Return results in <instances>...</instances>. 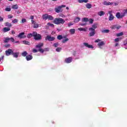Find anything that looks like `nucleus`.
Here are the masks:
<instances>
[{
  "mask_svg": "<svg viewBox=\"0 0 127 127\" xmlns=\"http://www.w3.org/2000/svg\"><path fill=\"white\" fill-rule=\"evenodd\" d=\"M98 27V23H94L92 25V27L89 28V30L90 31L88 34L89 37H92V36H94L95 34H96V28Z\"/></svg>",
  "mask_w": 127,
  "mask_h": 127,
  "instance_id": "f257e3e1",
  "label": "nucleus"
},
{
  "mask_svg": "<svg viewBox=\"0 0 127 127\" xmlns=\"http://www.w3.org/2000/svg\"><path fill=\"white\" fill-rule=\"evenodd\" d=\"M53 22L55 24H57L58 25L59 24H64L65 23V21L62 18H56Z\"/></svg>",
  "mask_w": 127,
  "mask_h": 127,
  "instance_id": "f03ea898",
  "label": "nucleus"
},
{
  "mask_svg": "<svg viewBox=\"0 0 127 127\" xmlns=\"http://www.w3.org/2000/svg\"><path fill=\"white\" fill-rule=\"evenodd\" d=\"M63 7H66V5H57L55 8V10L57 13L63 12Z\"/></svg>",
  "mask_w": 127,
  "mask_h": 127,
  "instance_id": "7ed1b4c3",
  "label": "nucleus"
},
{
  "mask_svg": "<svg viewBox=\"0 0 127 127\" xmlns=\"http://www.w3.org/2000/svg\"><path fill=\"white\" fill-rule=\"evenodd\" d=\"M33 37L35 40H41L42 39V36L40 34H38L36 32H33Z\"/></svg>",
  "mask_w": 127,
  "mask_h": 127,
  "instance_id": "20e7f679",
  "label": "nucleus"
},
{
  "mask_svg": "<svg viewBox=\"0 0 127 127\" xmlns=\"http://www.w3.org/2000/svg\"><path fill=\"white\" fill-rule=\"evenodd\" d=\"M108 14H109V21H112V20H114L115 18V16L113 15V11H109Z\"/></svg>",
  "mask_w": 127,
  "mask_h": 127,
  "instance_id": "39448f33",
  "label": "nucleus"
},
{
  "mask_svg": "<svg viewBox=\"0 0 127 127\" xmlns=\"http://www.w3.org/2000/svg\"><path fill=\"white\" fill-rule=\"evenodd\" d=\"M45 40H48V41H54L55 40V37L48 35L46 36Z\"/></svg>",
  "mask_w": 127,
  "mask_h": 127,
  "instance_id": "423d86ee",
  "label": "nucleus"
},
{
  "mask_svg": "<svg viewBox=\"0 0 127 127\" xmlns=\"http://www.w3.org/2000/svg\"><path fill=\"white\" fill-rule=\"evenodd\" d=\"M17 37L21 39L22 38H25L26 37V36L25 35V33L24 32H22V33H20L18 34V35L17 36Z\"/></svg>",
  "mask_w": 127,
  "mask_h": 127,
  "instance_id": "0eeeda50",
  "label": "nucleus"
},
{
  "mask_svg": "<svg viewBox=\"0 0 127 127\" xmlns=\"http://www.w3.org/2000/svg\"><path fill=\"white\" fill-rule=\"evenodd\" d=\"M116 16L117 18H118L119 19H121V18H123V17H124V16H125V14H123L121 13L120 12H117L116 13Z\"/></svg>",
  "mask_w": 127,
  "mask_h": 127,
  "instance_id": "6e6552de",
  "label": "nucleus"
},
{
  "mask_svg": "<svg viewBox=\"0 0 127 127\" xmlns=\"http://www.w3.org/2000/svg\"><path fill=\"white\" fill-rule=\"evenodd\" d=\"M13 51L10 49H8L7 51H5V54L6 56H9V55H12Z\"/></svg>",
  "mask_w": 127,
  "mask_h": 127,
  "instance_id": "1a4fd4ad",
  "label": "nucleus"
},
{
  "mask_svg": "<svg viewBox=\"0 0 127 127\" xmlns=\"http://www.w3.org/2000/svg\"><path fill=\"white\" fill-rule=\"evenodd\" d=\"M72 60H73V58L72 57H68L65 59L64 62L68 64L69 63H71Z\"/></svg>",
  "mask_w": 127,
  "mask_h": 127,
  "instance_id": "9d476101",
  "label": "nucleus"
},
{
  "mask_svg": "<svg viewBox=\"0 0 127 127\" xmlns=\"http://www.w3.org/2000/svg\"><path fill=\"white\" fill-rule=\"evenodd\" d=\"M44 45V44L43 43H39L38 45H36V48H38V50H40V49H43L41 48L43 47Z\"/></svg>",
  "mask_w": 127,
  "mask_h": 127,
  "instance_id": "9b49d317",
  "label": "nucleus"
},
{
  "mask_svg": "<svg viewBox=\"0 0 127 127\" xmlns=\"http://www.w3.org/2000/svg\"><path fill=\"white\" fill-rule=\"evenodd\" d=\"M38 51L39 52H40V53H44L45 52L49 51V48H45L44 49H40V50H38Z\"/></svg>",
  "mask_w": 127,
  "mask_h": 127,
  "instance_id": "f8f14e48",
  "label": "nucleus"
},
{
  "mask_svg": "<svg viewBox=\"0 0 127 127\" xmlns=\"http://www.w3.org/2000/svg\"><path fill=\"white\" fill-rule=\"evenodd\" d=\"M83 45H84L85 47H87V48H90L91 49H93L94 48L93 45H89L88 43H83Z\"/></svg>",
  "mask_w": 127,
  "mask_h": 127,
  "instance_id": "ddd939ff",
  "label": "nucleus"
},
{
  "mask_svg": "<svg viewBox=\"0 0 127 127\" xmlns=\"http://www.w3.org/2000/svg\"><path fill=\"white\" fill-rule=\"evenodd\" d=\"M103 4L104 5H113V4H114V3L104 1L103 2Z\"/></svg>",
  "mask_w": 127,
  "mask_h": 127,
  "instance_id": "4468645a",
  "label": "nucleus"
},
{
  "mask_svg": "<svg viewBox=\"0 0 127 127\" xmlns=\"http://www.w3.org/2000/svg\"><path fill=\"white\" fill-rule=\"evenodd\" d=\"M33 58V57H32V55H29L27 56H26V59L27 61H30V60H31Z\"/></svg>",
  "mask_w": 127,
  "mask_h": 127,
  "instance_id": "2eb2a0df",
  "label": "nucleus"
},
{
  "mask_svg": "<svg viewBox=\"0 0 127 127\" xmlns=\"http://www.w3.org/2000/svg\"><path fill=\"white\" fill-rule=\"evenodd\" d=\"M120 28H121V26H117V25H112L111 26V29H120Z\"/></svg>",
  "mask_w": 127,
  "mask_h": 127,
  "instance_id": "dca6fc26",
  "label": "nucleus"
},
{
  "mask_svg": "<svg viewBox=\"0 0 127 127\" xmlns=\"http://www.w3.org/2000/svg\"><path fill=\"white\" fill-rule=\"evenodd\" d=\"M9 30H10V28L9 27H4L3 28V32L4 33L7 32V31H9Z\"/></svg>",
  "mask_w": 127,
  "mask_h": 127,
  "instance_id": "f3484780",
  "label": "nucleus"
},
{
  "mask_svg": "<svg viewBox=\"0 0 127 127\" xmlns=\"http://www.w3.org/2000/svg\"><path fill=\"white\" fill-rule=\"evenodd\" d=\"M12 55H13V57H14L15 58H17V57H18V55H19V53H14L13 52Z\"/></svg>",
  "mask_w": 127,
  "mask_h": 127,
  "instance_id": "a211bd4d",
  "label": "nucleus"
},
{
  "mask_svg": "<svg viewBox=\"0 0 127 127\" xmlns=\"http://www.w3.org/2000/svg\"><path fill=\"white\" fill-rule=\"evenodd\" d=\"M48 16H49V15L47 14H45L43 15V16H42L43 19H45V20L48 19Z\"/></svg>",
  "mask_w": 127,
  "mask_h": 127,
  "instance_id": "6ab92c4d",
  "label": "nucleus"
},
{
  "mask_svg": "<svg viewBox=\"0 0 127 127\" xmlns=\"http://www.w3.org/2000/svg\"><path fill=\"white\" fill-rule=\"evenodd\" d=\"M78 30H79V31H84L86 32L87 31V28H78Z\"/></svg>",
  "mask_w": 127,
  "mask_h": 127,
  "instance_id": "aec40b11",
  "label": "nucleus"
},
{
  "mask_svg": "<svg viewBox=\"0 0 127 127\" xmlns=\"http://www.w3.org/2000/svg\"><path fill=\"white\" fill-rule=\"evenodd\" d=\"M88 1H89V0H78V2H79V3H82L83 2L87 3Z\"/></svg>",
  "mask_w": 127,
  "mask_h": 127,
  "instance_id": "412c9836",
  "label": "nucleus"
},
{
  "mask_svg": "<svg viewBox=\"0 0 127 127\" xmlns=\"http://www.w3.org/2000/svg\"><path fill=\"white\" fill-rule=\"evenodd\" d=\"M5 26H7V27H11L12 26V25L11 24V23L8 22H6L5 23Z\"/></svg>",
  "mask_w": 127,
  "mask_h": 127,
  "instance_id": "4be33fe9",
  "label": "nucleus"
},
{
  "mask_svg": "<svg viewBox=\"0 0 127 127\" xmlns=\"http://www.w3.org/2000/svg\"><path fill=\"white\" fill-rule=\"evenodd\" d=\"M87 21H89V18L87 17H84L82 19V22H87Z\"/></svg>",
  "mask_w": 127,
  "mask_h": 127,
  "instance_id": "5701e85b",
  "label": "nucleus"
},
{
  "mask_svg": "<svg viewBox=\"0 0 127 127\" xmlns=\"http://www.w3.org/2000/svg\"><path fill=\"white\" fill-rule=\"evenodd\" d=\"M28 54L27 53V52L24 51L23 53H22L21 55L22 56H23V57H26Z\"/></svg>",
  "mask_w": 127,
  "mask_h": 127,
  "instance_id": "b1692460",
  "label": "nucleus"
},
{
  "mask_svg": "<svg viewBox=\"0 0 127 127\" xmlns=\"http://www.w3.org/2000/svg\"><path fill=\"white\" fill-rule=\"evenodd\" d=\"M80 21V17H76V18L74 19L73 22L75 23H77V22H79Z\"/></svg>",
  "mask_w": 127,
  "mask_h": 127,
  "instance_id": "393cba45",
  "label": "nucleus"
},
{
  "mask_svg": "<svg viewBox=\"0 0 127 127\" xmlns=\"http://www.w3.org/2000/svg\"><path fill=\"white\" fill-rule=\"evenodd\" d=\"M75 31H76V30L75 29H70L69 30V32L70 34H74Z\"/></svg>",
  "mask_w": 127,
  "mask_h": 127,
  "instance_id": "a878e982",
  "label": "nucleus"
},
{
  "mask_svg": "<svg viewBox=\"0 0 127 127\" xmlns=\"http://www.w3.org/2000/svg\"><path fill=\"white\" fill-rule=\"evenodd\" d=\"M85 6L86 7V8H92V4H91L90 3H87L85 5Z\"/></svg>",
  "mask_w": 127,
  "mask_h": 127,
  "instance_id": "bb28decb",
  "label": "nucleus"
},
{
  "mask_svg": "<svg viewBox=\"0 0 127 127\" xmlns=\"http://www.w3.org/2000/svg\"><path fill=\"white\" fill-rule=\"evenodd\" d=\"M105 15V12H104L103 11H101L98 12V15H99L100 16H103V15Z\"/></svg>",
  "mask_w": 127,
  "mask_h": 127,
  "instance_id": "cd10ccee",
  "label": "nucleus"
},
{
  "mask_svg": "<svg viewBox=\"0 0 127 127\" xmlns=\"http://www.w3.org/2000/svg\"><path fill=\"white\" fill-rule=\"evenodd\" d=\"M101 32L102 33H109V32H110V30H109V29L104 30L101 31Z\"/></svg>",
  "mask_w": 127,
  "mask_h": 127,
  "instance_id": "c85d7f7f",
  "label": "nucleus"
},
{
  "mask_svg": "<svg viewBox=\"0 0 127 127\" xmlns=\"http://www.w3.org/2000/svg\"><path fill=\"white\" fill-rule=\"evenodd\" d=\"M33 37V32L32 33L28 34L27 36V38H31Z\"/></svg>",
  "mask_w": 127,
  "mask_h": 127,
  "instance_id": "c756f323",
  "label": "nucleus"
},
{
  "mask_svg": "<svg viewBox=\"0 0 127 127\" xmlns=\"http://www.w3.org/2000/svg\"><path fill=\"white\" fill-rule=\"evenodd\" d=\"M12 8L13 9H17L18 8V6L17 5V4L13 5L12 6Z\"/></svg>",
  "mask_w": 127,
  "mask_h": 127,
  "instance_id": "7c9ffc66",
  "label": "nucleus"
},
{
  "mask_svg": "<svg viewBox=\"0 0 127 127\" xmlns=\"http://www.w3.org/2000/svg\"><path fill=\"white\" fill-rule=\"evenodd\" d=\"M103 45H105V43H104V41H101L98 44V46H103Z\"/></svg>",
  "mask_w": 127,
  "mask_h": 127,
  "instance_id": "2f4dec72",
  "label": "nucleus"
},
{
  "mask_svg": "<svg viewBox=\"0 0 127 127\" xmlns=\"http://www.w3.org/2000/svg\"><path fill=\"white\" fill-rule=\"evenodd\" d=\"M9 41V38L7 37L5 38V40L3 41L4 43H7Z\"/></svg>",
  "mask_w": 127,
  "mask_h": 127,
  "instance_id": "473e14b6",
  "label": "nucleus"
},
{
  "mask_svg": "<svg viewBox=\"0 0 127 127\" xmlns=\"http://www.w3.org/2000/svg\"><path fill=\"white\" fill-rule=\"evenodd\" d=\"M124 35V33L123 32H121L120 33H118L116 34V36L117 37H120V36H123Z\"/></svg>",
  "mask_w": 127,
  "mask_h": 127,
  "instance_id": "72a5a7b5",
  "label": "nucleus"
},
{
  "mask_svg": "<svg viewBox=\"0 0 127 127\" xmlns=\"http://www.w3.org/2000/svg\"><path fill=\"white\" fill-rule=\"evenodd\" d=\"M48 19H49V20H53V19H54V17L50 15H49Z\"/></svg>",
  "mask_w": 127,
  "mask_h": 127,
  "instance_id": "f704fd0d",
  "label": "nucleus"
},
{
  "mask_svg": "<svg viewBox=\"0 0 127 127\" xmlns=\"http://www.w3.org/2000/svg\"><path fill=\"white\" fill-rule=\"evenodd\" d=\"M57 39L58 40H61V39H63V37L61 35H59L57 36Z\"/></svg>",
  "mask_w": 127,
  "mask_h": 127,
  "instance_id": "c9c22d12",
  "label": "nucleus"
},
{
  "mask_svg": "<svg viewBox=\"0 0 127 127\" xmlns=\"http://www.w3.org/2000/svg\"><path fill=\"white\" fill-rule=\"evenodd\" d=\"M67 41H69V39L68 38H66V39L63 40L62 43H66V42H67Z\"/></svg>",
  "mask_w": 127,
  "mask_h": 127,
  "instance_id": "e433bc0d",
  "label": "nucleus"
},
{
  "mask_svg": "<svg viewBox=\"0 0 127 127\" xmlns=\"http://www.w3.org/2000/svg\"><path fill=\"white\" fill-rule=\"evenodd\" d=\"M38 27H39V25L37 23L34 24V28H38Z\"/></svg>",
  "mask_w": 127,
  "mask_h": 127,
  "instance_id": "4c0bfd02",
  "label": "nucleus"
},
{
  "mask_svg": "<svg viewBox=\"0 0 127 127\" xmlns=\"http://www.w3.org/2000/svg\"><path fill=\"white\" fill-rule=\"evenodd\" d=\"M61 50H62V48H60V47H58L56 49V51H57V52H60Z\"/></svg>",
  "mask_w": 127,
  "mask_h": 127,
  "instance_id": "58836bf2",
  "label": "nucleus"
},
{
  "mask_svg": "<svg viewBox=\"0 0 127 127\" xmlns=\"http://www.w3.org/2000/svg\"><path fill=\"white\" fill-rule=\"evenodd\" d=\"M23 44H25V45H29V42L27 41H23Z\"/></svg>",
  "mask_w": 127,
  "mask_h": 127,
  "instance_id": "ea45409f",
  "label": "nucleus"
},
{
  "mask_svg": "<svg viewBox=\"0 0 127 127\" xmlns=\"http://www.w3.org/2000/svg\"><path fill=\"white\" fill-rule=\"evenodd\" d=\"M59 45V43H55L53 44V46H54V47H55V48H56L57 47H58Z\"/></svg>",
  "mask_w": 127,
  "mask_h": 127,
  "instance_id": "a19ab883",
  "label": "nucleus"
},
{
  "mask_svg": "<svg viewBox=\"0 0 127 127\" xmlns=\"http://www.w3.org/2000/svg\"><path fill=\"white\" fill-rule=\"evenodd\" d=\"M88 21H89V23L90 24H93V22H94V19L90 18L89 20H88Z\"/></svg>",
  "mask_w": 127,
  "mask_h": 127,
  "instance_id": "79ce46f5",
  "label": "nucleus"
},
{
  "mask_svg": "<svg viewBox=\"0 0 127 127\" xmlns=\"http://www.w3.org/2000/svg\"><path fill=\"white\" fill-rule=\"evenodd\" d=\"M12 23H16L18 22V20H17V19H14V20H12Z\"/></svg>",
  "mask_w": 127,
  "mask_h": 127,
  "instance_id": "37998d69",
  "label": "nucleus"
},
{
  "mask_svg": "<svg viewBox=\"0 0 127 127\" xmlns=\"http://www.w3.org/2000/svg\"><path fill=\"white\" fill-rule=\"evenodd\" d=\"M47 25H49V26H51V27H54V24L51 23H48Z\"/></svg>",
  "mask_w": 127,
  "mask_h": 127,
  "instance_id": "c03bdc74",
  "label": "nucleus"
},
{
  "mask_svg": "<svg viewBox=\"0 0 127 127\" xmlns=\"http://www.w3.org/2000/svg\"><path fill=\"white\" fill-rule=\"evenodd\" d=\"M24 22H26V19H22L20 23H24Z\"/></svg>",
  "mask_w": 127,
  "mask_h": 127,
  "instance_id": "a18cd8bd",
  "label": "nucleus"
},
{
  "mask_svg": "<svg viewBox=\"0 0 127 127\" xmlns=\"http://www.w3.org/2000/svg\"><path fill=\"white\" fill-rule=\"evenodd\" d=\"M120 40H121L120 38H117L115 39V42H119V41H120Z\"/></svg>",
  "mask_w": 127,
  "mask_h": 127,
  "instance_id": "49530a36",
  "label": "nucleus"
},
{
  "mask_svg": "<svg viewBox=\"0 0 127 127\" xmlns=\"http://www.w3.org/2000/svg\"><path fill=\"white\" fill-rule=\"evenodd\" d=\"M32 52H33V53H37V52H39V51H38V50H36V49H33Z\"/></svg>",
  "mask_w": 127,
  "mask_h": 127,
  "instance_id": "de8ad7c7",
  "label": "nucleus"
},
{
  "mask_svg": "<svg viewBox=\"0 0 127 127\" xmlns=\"http://www.w3.org/2000/svg\"><path fill=\"white\" fill-rule=\"evenodd\" d=\"M5 10L6 11H10V10H11V8L7 7L5 9Z\"/></svg>",
  "mask_w": 127,
  "mask_h": 127,
  "instance_id": "09e8293b",
  "label": "nucleus"
},
{
  "mask_svg": "<svg viewBox=\"0 0 127 127\" xmlns=\"http://www.w3.org/2000/svg\"><path fill=\"white\" fill-rule=\"evenodd\" d=\"M74 24L72 22H69L68 23V27H70L71 26L73 25Z\"/></svg>",
  "mask_w": 127,
  "mask_h": 127,
  "instance_id": "8fccbe9b",
  "label": "nucleus"
},
{
  "mask_svg": "<svg viewBox=\"0 0 127 127\" xmlns=\"http://www.w3.org/2000/svg\"><path fill=\"white\" fill-rule=\"evenodd\" d=\"M126 13H127V9L124 10V12L122 13V14H124V16H125Z\"/></svg>",
  "mask_w": 127,
  "mask_h": 127,
  "instance_id": "3c124183",
  "label": "nucleus"
},
{
  "mask_svg": "<svg viewBox=\"0 0 127 127\" xmlns=\"http://www.w3.org/2000/svg\"><path fill=\"white\" fill-rule=\"evenodd\" d=\"M9 40H10V41H11V42H14V39L13 38H9Z\"/></svg>",
  "mask_w": 127,
  "mask_h": 127,
  "instance_id": "603ef678",
  "label": "nucleus"
},
{
  "mask_svg": "<svg viewBox=\"0 0 127 127\" xmlns=\"http://www.w3.org/2000/svg\"><path fill=\"white\" fill-rule=\"evenodd\" d=\"M87 23H80V25H81V26H85V25H86Z\"/></svg>",
  "mask_w": 127,
  "mask_h": 127,
  "instance_id": "864d4df0",
  "label": "nucleus"
},
{
  "mask_svg": "<svg viewBox=\"0 0 127 127\" xmlns=\"http://www.w3.org/2000/svg\"><path fill=\"white\" fill-rule=\"evenodd\" d=\"M100 41H101V40L99 39H98L97 40H96L95 41V42L96 43H98V42H100Z\"/></svg>",
  "mask_w": 127,
  "mask_h": 127,
  "instance_id": "5fc2aeb1",
  "label": "nucleus"
},
{
  "mask_svg": "<svg viewBox=\"0 0 127 127\" xmlns=\"http://www.w3.org/2000/svg\"><path fill=\"white\" fill-rule=\"evenodd\" d=\"M2 21H3V18L1 17V16H0V22Z\"/></svg>",
  "mask_w": 127,
  "mask_h": 127,
  "instance_id": "6e6d98bb",
  "label": "nucleus"
},
{
  "mask_svg": "<svg viewBox=\"0 0 127 127\" xmlns=\"http://www.w3.org/2000/svg\"><path fill=\"white\" fill-rule=\"evenodd\" d=\"M12 17H13V16H12V15H8V18H9V19L12 18Z\"/></svg>",
  "mask_w": 127,
  "mask_h": 127,
  "instance_id": "4d7b16f0",
  "label": "nucleus"
},
{
  "mask_svg": "<svg viewBox=\"0 0 127 127\" xmlns=\"http://www.w3.org/2000/svg\"><path fill=\"white\" fill-rule=\"evenodd\" d=\"M9 46H10V45H9V44L5 45V47H6V48H8V47H9Z\"/></svg>",
  "mask_w": 127,
  "mask_h": 127,
  "instance_id": "13d9d810",
  "label": "nucleus"
},
{
  "mask_svg": "<svg viewBox=\"0 0 127 127\" xmlns=\"http://www.w3.org/2000/svg\"><path fill=\"white\" fill-rule=\"evenodd\" d=\"M31 22H32V24H34L35 23H36V22H35V21H34L33 20H31Z\"/></svg>",
  "mask_w": 127,
  "mask_h": 127,
  "instance_id": "bf43d9fd",
  "label": "nucleus"
},
{
  "mask_svg": "<svg viewBox=\"0 0 127 127\" xmlns=\"http://www.w3.org/2000/svg\"><path fill=\"white\" fill-rule=\"evenodd\" d=\"M30 19H32V20H33V19H34V16L31 15V16H30Z\"/></svg>",
  "mask_w": 127,
  "mask_h": 127,
  "instance_id": "052dcab7",
  "label": "nucleus"
},
{
  "mask_svg": "<svg viewBox=\"0 0 127 127\" xmlns=\"http://www.w3.org/2000/svg\"><path fill=\"white\" fill-rule=\"evenodd\" d=\"M60 16L62 17H65V15H63V14H60Z\"/></svg>",
  "mask_w": 127,
  "mask_h": 127,
  "instance_id": "680f3d73",
  "label": "nucleus"
},
{
  "mask_svg": "<svg viewBox=\"0 0 127 127\" xmlns=\"http://www.w3.org/2000/svg\"><path fill=\"white\" fill-rule=\"evenodd\" d=\"M12 34H15V32L14 30L11 31Z\"/></svg>",
  "mask_w": 127,
  "mask_h": 127,
  "instance_id": "e2e57ef3",
  "label": "nucleus"
},
{
  "mask_svg": "<svg viewBox=\"0 0 127 127\" xmlns=\"http://www.w3.org/2000/svg\"><path fill=\"white\" fill-rule=\"evenodd\" d=\"M119 46V43H116V44H115V47H117V46Z\"/></svg>",
  "mask_w": 127,
  "mask_h": 127,
  "instance_id": "0e129e2a",
  "label": "nucleus"
},
{
  "mask_svg": "<svg viewBox=\"0 0 127 127\" xmlns=\"http://www.w3.org/2000/svg\"><path fill=\"white\" fill-rule=\"evenodd\" d=\"M73 55L74 56H76V52H74L73 53Z\"/></svg>",
  "mask_w": 127,
  "mask_h": 127,
  "instance_id": "69168bd1",
  "label": "nucleus"
},
{
  "mask_svg": "<svg viewBox=\"0 0 127 127\" xmlns=\"http://www.w3.org/2000/svg\"><path fill=\"white\" fill-rule=\"evenodd\" d=\"M15 43H18V44H19V41H16L15 42Z\"/></svg>",
  "mask_w": 127,
  "mask_h": 127,
  "instance_id": "338daca9",
  "label": "nucleus"
},
{
  "mask_svg": "<svg viewBox=\"0 0 127 127\" xmlns=\"http://www.w3.org/2000/svg\"><path fill=\"white\" fill-rule=\"evenodd\" d=\"M58 31H61V29H57Z\"/></svg>",
  "mask_w": 127,
  "mask_h": 127,
  "instance_id": "774afa93",
  "label": "nucleus"
}]
</instances>
